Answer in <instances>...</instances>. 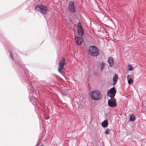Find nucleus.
Here are the masks:
<instances>
[{"mask_svg":"<svg viewBox=\"0 0 146 146\" xmlns=\"http://www.w3.org/2000/svg\"><path fill=\"white\" fill-rule=\"evenodd\" d=\"M35 10L44 15L47 14L48 12V8L46 6L42 4L37 5L35 7Z\"/></svg>","mask_w":146,"mask_h":146,"instance_id":"1","label":"nucleus"},{"mask_svg":"<svg viewBox=\"0 0 146 146\" xmlns=\"http://www.w3.org/2000/svg\"><path fill=\"white\" fill-rule=\"evenodd\" d=\"M91 96L92 99L95 101L100 100L102 98L101 94L98 90H94L92 91L91 94Z\"/></svg>","mask_w":146,"mask_h":146,"instance_id":"2","label":"nucleus"},{"mask_svg":"<svg viewBox=\"0 0 146 146\" xmlns=\"http://www.w3.org/2000/svg\"><path fill=\"white\" fill-rule=\"evenodd\" d=\"M89 53L91 56L96 57L98 55L100 54L99 51L95 46H91L89 47L88 49Z\"/></svg>","mask_w":146,"mask_h":146,"instance_id":"3","label":"nucleus"},{"mask_svg":"<svg viewBox=\"0 0 146 146\" xmlns=\"http://www.w3.org/2000/svg\"><path fill=\"white\" fill-rule=\"evenodd\" d=\"M65 62V59L64 58H62L59 63L58 68V71L64 77H65V76L62 73L61 70L63 69Z\"/></svg>","mask_w":146,"mask_h":146,"instance_id":"4","label":"nucleus"},{"mask_svg":"<svg viewBox=\"0 0 146 146\" xmlns=\"http://www.w3.org/2000/svg\"><path fill=\"white\" fill-rule=\"evenodd\" d=\"M116 91L114 86L109 90L107 92L108 96L111 98H114L115 96Z\"/></svg>","mask_w":146,"mask_h":146,"instance_id":"5","label":"nucleus"},{"mask_svg":"<svg viewBox=\"0 0 146 146\" xmlns=\"http://www.w3.org/2000/svg\"><path fill=\"white\" fill-rule=\"evenodd\" d=\"M68 9L69 12L71 13H73L75 12L74 2L70 1L69 3Z\"/></svg>","mask_w":146,"mask_h":146,"instance_id":"6","label":"nucleus"},{"mask_svg":"<svg viewBox=\"0 0 146 146\" xmlns=\"http://www.w3.org/2000/svg\"><path fill=\"white\" fill-rule=\"evenodd\" d=\"M108 105L110 107H115L117 105L116 100L114 98H112L109 100H108Z\"/></svg>","mask_w":146,"mask_h":146,"instance_id":"7","label":"nucleus"},{"mask_svg":"<svg viewBox=\"0 0 146 146\" xmlns=\"http://www.w3.org/2000/svg\"><path fill=\"white\" fill-rule=\"evenodd\" d=\"M75 39L76 44L77 46L80 44L83 41V38L81 36L80 37L75 36Z\"/></svg>","mask_w":146,"mask_h":146,"instance_id":"8","label":"nucleus"},{"mask_svg":"<svg viewBox=\"0 0 146 146\" xmlns=\"http://www.w3.org/2000/svg\"><path fill=\"white\" fill-rule=\"evenodd\" d=\"M108 62L109 65L110 67L112 66L114 64L113 59L112 57H109L108 59Z\"/></svg>","mask_w":146,"mask_h":146,"instance_id":"9","label":"nucleus"},{"mask_svg":"<svg viewBox=\"0 0 146 146\" xmlns=\"http://www.w3.org/2000/svg\"><path fill=\"white\" fill-rule=\"evenodd\" d=\"M77 32L80 36H82L84 34V31L82 28L79 29H77Z\"/></svg>","mask_w":146,"mask_h":146,"instance_id":"10","label":"nucleus"},{"mask_svg":"<svg viewBox=\"0 0 146 146\" xmlns=\"http://www.w3.org/2000/svg\"><path fill=\"white\" fill-rule=\"evenodd\" d=\"M118 79V76L117 75L115 74L113 78V84H115L117 82Z\"/></svg>","mask_w":146,"mask_h":146,"instance_id":"11","label":"nucleus"},{"mask_svg":"<svg viewBox=\"0 0 146 146\" xmlns=\"http://www.w3.org/2000/svg\"><path fill=\"white\" fill-rule=\"evenodd\" d=\"M102 125L103 127H107L108 125V122L107 119L104 120L102 123Z\"/></svg>","mask_w":146,"mask_h":146,"instance_id":"12","label":"nucleus"},{"mask_svg":"<svg viewBox=\"0 0 146 146\" xmlns=\"http://www.w3.org/2000/svg\"><path fill=\"white\" fill-rule=\"evenodd\" d=\"M106 63L104 62H102L100 65V69L101 71H102L105 66Z\"/></svg>","mask_w":146,"mask_h":146,"instance_id":"13","label":"nucleus"},{"mask_svg":"<svg viewBox=\"0 0 146 146\" xmlns=\"http://www.w3.org/2000/svg\"><path fill=\"white\" fill-rule=\"evenodd\" d=\"M129 76V75H127V78L128 84H131L133 82V80L132 78H130Z\"/></svg>","mask_w":146,"mask_h":146,"instance_id":"14","label":"nucleus"},{"mask_svg":"<svg viewBox=\"0 0 146 146\" xmlns=\"http://www.w3.org/2000/svg\"><path fill=\"white\" fill-rule=\"evenodd\" d=\"M136 119V117L135 115L133 114H132L130 116L129 118V120L130 121H134Z\"/></svg>","mask_w":146,"mask_h":146,"instance_id":"15","label":"nucleus"},{"mask_svg":"<svg viewBox=\"0 0 146 146\" xmlns=\"http://www.w3.org/2000/svg\"><path fill=\"white\" fill-rule=\"evenodd\" d=\"M28 84L29 85H29V87L30 88H31L33 87V85L34 84V83L32 82V81H31L30 80H29L28 82Z\"/></svg>","mask_w":146,"mask_h":146,"instance_id":"16","label":"nucleus"},{"mask_svg":"<svg viewBox=\"0 0 146 146\" xmlns=\"http://www.w3.org/2000/svg\"><path fill=\"white\" fill-rule=\"evenodd\" d=\"M128 70L129 71H131V70L133 68V67L132 66H131L130 65H128Z\"/></svg>","mask_w":146,"mask_h":146,"instance_id":"17","label":"nucleus"},{"mask_svg":"<svg viewBox=\"0 0 146 146\" xmlns=\"http://www.w3.org/2000/svg\"><path fill=\"white\" fill-rule=\"evenodd\" d=\"M77 27L78 28H79V29L82 28V25L80 21H79L78 23Z\"/></svg>","mask_w":146,"mask_h":146,"instance_id":"18","label":"nucleus"},{"mask_svg":"<svg viewBox=\"0 0 146 146\" xmlns=\"http://www.w3.org/2000/svg\"><path fill=\"white\" fill-rule=\"evenodd\" d=\"M9 53L10 55L11 58L12 59V60L13 61H14V58H13V55L12 54L11 52L10 51H9Z\"/></svg>","mask_w":146,"mask_h":146,"instance_id":"19","label":"nucleus"},{"mask_svg":"<svg viewBox=\"0 0 146 146\" xmlns=\"http://www.w3.org/2000/svg\"><path fill=\"white\" fill-rule=\"evenodd\" d=\"M110 129L108 128L106 129V130L105 133L106 134H109L110 133Z\"/></svg>","mask_w":146,"mask_h":146,"instance_id":"20","label":"nucleus"},{"mask_svg":"<svg viewBox=\"0 0 146 146\" xmlns=\"http://www.w3.org/2000/svg\"><path fill=\"white\" fill-rule=\"evenodd\" d=\"M94 74L96 76H97L98 73L97 72L95 71L94 72Z\"/></svg>","mask_w":146,"mask_h":146,"instance_id":"21","label":"nucleus"},{"mask_svg":"<svg viewBox=\"0 0 146 146\" xmlns=\"http://www.w3.org/2000/svg\"><path fill=\"white\" fill-rule=\"evenodd\" d=\"M45 121L46 122V120H48V121H49V122H50V120L49 119H47V118H46V119H45Z\"/></svg>","mask_w":146,"mask_h":146,"instance_id":"22","label":"nucleus"},{"mask_svg":"<svg viewBox=\"0 0 146 146\" xmlns=\"http://www.w3.org/2000/svg\"><path fill=\"white\" fill-rule=\"evenodd\" d=\"M31 93L29 94V97H30H30H31ZM33 96V95H32V96Z\"/></svg>","mask_w":146,"mask_h":146,"instance_id":"23","label":"nucleus"},{"mask_svg":"<svg viewBox=\"0 0 146 146\" xmlns=\"http://www.w3.org/2000/svg\"><path fill=\"white\" fill-rule=\"evenodd\" d=\"M36 104V102H35L34 101V104H33L34 105H35Z\"/></svg>","mask_w":146,"mask_h":146,"instance_id":"24","label":"nucleus"},{"mask_svg":"<svg viewBox=\"0 0 146 146\" xmlns=\"http://www.w3.org/2000/svg\"><path fill=\"white\" fill-rule=\"evenodd\" d=\"M40 146H44L43 145H41Z\"/></svg>","mask_w":146,"mask_h":146,"instance_id":"25","label":"nucleus"},{"mask_svg":"<svg viewBox=\"0 0 146 146\" xmlns=\"http://www.w3.org/2000/svg\"><path fill=\"white\" fill-rule=\"evenodd\" d=\"M31 93V92L30 93ZM32 93H33V92H32V93H31V94H32Z\"/></svg>","mask_w":146,"mask_h":146,"instance_id":"26","label":"nucleus"},{"mask_svg":"<svg viewBox=\"0 0 146 146\" xmlns=\"http://www.w3.org/2000/svg\"><path fill=\"white\" fill-rule=\"evenodd\" d=\"M31 93V92L30 93ZM32 93H33V92H32V93H31V94H32Z\"/></svg>","mask_w":146,"mask_h":146,"instance_id":"27","label":"nucleus"}]
</instances>
